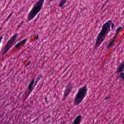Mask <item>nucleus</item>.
Wrapping results in <instances>:
<instances>
[{
  "instance_id": "obj_12",
  "label": "nucleus",
  "mask_w": 124,
  "mask_h": 124,
  "mask_svg": "<svg viewBox=\"0 0 124 124\" xmlns=\"http://www.w3.org/2000/svg\"><path fill=\"white\" fill-rule=\"evenodd\" d=\"M27 41H28V39H24L22 41H20L19 42V43L20 44V45H22V44H25L26 42H27Z\"/></svg>"
},
{
  "instance_id": "obj_16",
  "label": "nucleus",
  "mask_w": 124,
  "mask_h": 124,
  "mask_svg": "<svg viewBox=\"0 0 124 124\" xmlns=\"http://www.w3.org/2000/svg\"><path fill=\"white\" fill-rule=\"evenodd\" d=\"M111 29L112 30H113V29H114V23L113 22H111Z\"/></svg>"
},
{
  "instance_id": "obj_13",
  "label": "nucleus",
  "mask_w": 124,
  "mask_h": 124,
  "mask_svg": "<svg viewBox=\"0 0 124 124\" xmlns=\"http://www.w3.org/2000/svg\"><path fill=\"white\" fill-rule=\"evenodd\" d=\"M122 30H123V27H118V29H116V32H117L119 33V32H120V31H122Z\"/></svg>"
},
{
  "instance_id": "obj_21",
  "label": "nucleus",
  "mask_w": 124,
  "mask_h": 124,
  "mask_svg": "<svg viewBox=\"0 0 124 124\" xmlns=\"http://www.w3.org/2000/svg\"><path fill=\"white\" fill-rule=\"evenodd\" d=\"M36 80L39 81V80H40V78H38L36 79Z\"/></svg>"
},
{
  "instance_id": "obj_27",
  "label": "nucleus",
  "mask_w": 124,
  "mask_h": 124,
  "mask_svg": "<svg viewBox=\"0 0 124 124\" xmlns=\"http://www.w3.org/2000/svg\"><path fill=\"white\" fill-rule=\"evenodd\" d=\"M9 16H10V15H9V16H8V18H9Z\"/></svg>"
},
{
  "instance_id": "obj_10",
  "label": "nucleus",
  "mask_w": 124,
  "mask_h": 124,
  "mask_svg": "<svg viewBox=\"0 0 124 124\" xmlns=\"http://www.w3.org/2000/svg\"><path fill=\"white\" fill-rule=\"evenodd\" d=\"M113 42H115V39H113L108 45V49H109V48H110L111 47V46H112V45H113Z\"/></svg>"
},
{
  "instance_id": "obj_3",
  "label": "nucleus",
  "mask_w": 124,
  "mask_h": 124,
  "mask_svg": "<svg viewBox=\"0 0 124 124\" xmlns=\"http://www.w3.org/2000/svg\"><path fill=\"white\" fill-rule=\"evenodd\" d=\"M87 92H88V89L86 86H83L78 89V93L74 99V102L75 104L78 105V104H80L83 101L84 98L87 95Z\"/></svg>"
},
{
  "instance_id": "obj_28",
  "label": "nucleus",
  "mask_w": 124,
  "mask_h": 124,
  "mask_svg": "<svg viewBox=\"0 0 124 124\" xmlns=\"http://www.w3.org/2000/svg\"><path fill=\"white\" fill-rule=\"evenodd\" d=\"M6 19H7V20H8V18H7Z\"/></svg>"
},
{
  "instance_id": "obj_1",
  "label": "nucleus",
  "mask_w": 124,
  "mask_h": 124,
  "mask_svg": "<svg viewBox=\"0 0 124 124\" xmlns=\"http://www.w3.org/2000/svg\"><path fill=\"white\" fill-rule=\"evenodd\" d=\"M111 27V20H109L108 22H106L102 26L101 31L98 34L96 41V45L95 46L96 48L97 46L100 45L104 41L105 39V34L108 31H109Z\"/></svg>"
},
{
  "instance_id": "obj_20",
  "label": "nucleus",
  "mask_w": 124,
  "mask_h": 124,
  "mask_svg": "<svg viewBox=\"0 0 124 124\" xmlns=\"http://www.w3.org/2000/svg\"><path fill=\"white\" fill-rule=\"evenodd\" d=\"M109 98H110V97H107L105 98V100H107L108 99H109Z\"/></svg>"
},
{
  "instance_id": "obj_8",
  "label": "nucleus",
  "mask_w": 124,
  "mask_h": 124,
  "mask_svg": "<svg viewBox=\"0 0 124 124\" xmlns=\"http://www.w3.org/2000/svg\"><path fill=\"white\" fill-rule=\"evenodd\" d=\"M67 1V0H61V2L60 3V7H62L65 3H66V2Z\"/></svg>"
},
{
  "instance_id": "obj_15",
  "label": "nucleus",
  "mask_w": 124,
  "mask_h": 124,
  "mask_svg": "<svg viewBox=\"0 0 124 124\" xmlns=\"http://www.w3.org/2000/svg\"><path fill=\"white\" fill-rule=\"evenodd\" d=\"M120 77L122 78H123V79H124V73H121L120 75Z\"/></svg>"
},
{
  "instance_id": "obj_4",
  "label": "nucleus",
  "mask_w": 124,
  "mask_h": 124,
  "mask_svg": "<svg viewBox=\"0 0 124 124\" xmlns=\"http://www.w3.org/2000/svg\"><path fill=\"white\" fill-rule=\"evenodd\" d=\"M18 34H15L12 38L10 39V40L8 41L6 45L4 47V49L3 51V54H6L9 49L13 46V44H14V41L17 38V36Z\"/></svg>"
},
{
  "instance_id": "obj_18",
  "label": "nucleus",
  "mask_w": 124,
  "mask_h": 124,
  "mask_svg": "<svg viewBox=\"0 0 124 124\" xmlns=\"http://www.w3.org/2000/svg\"><path fill=\"white\" fill-rule=\"evenodd\" d=\"M1 40H2V36H0V42H1Z\"/></svg>"
},
{
  "instance_id": "obj_9",
  "label": "nucleus",
  "mask_w": 124,
  "mask_h": 124,
  "mask_svg": "<svg viewBox=\"0 0 124 124\" xmlns=\"http://www.w3.org/2000/svg\"><path fill=\"white\" fill-rule=\"evenodd\" d=\"M70 92V91L68 89H65V92L64 93V96L65 97H66L68 94H69V93Z\"/></svg>"
},
{
  "instance_id": "obj_25",
  "label": "nucleus",
  "mask_w": 124,
  "mask_h": 124,
  "mask_svg": "<svg viewBox=\"0 0 124 124\" xmlns=\"http://www.w3.org/2000/svg\"><path fill=\"white\" fill-rule=\"evenodd\" d=\"M31 64V62H29V63L27 64V65H30Z\"/></svg>"
},
{
  "instance_id": "obj_24",
  "label": "nucleus",
  "mask_w": 124,
  "mask_h": 124,
  "mask_svg": "<svg viewBox=\"0 0 124 124\" xmlns=\"http://www.w3.org/2000/svg\"><path fill=\"white\" fill-rule=\"evenodd\" d=\"M37 83H38V80H36V81L35 82V84H36Z\"/></svg>"
},
{
  "instance_id": "obj_14",
  "label": "nucleus",
  "mask_w": 124,
  "mask_h": 124,
  "mask_svg": "<svg viewBox=\"0 0 124 124\" xmlns=\"http://www.w3.org/2000/svg\"><path fill=\"white\" fill-rule=\"evenodd\" d=\"M21 45L20 43L16 44V48H19V47H20V46H21Z\"/></svg>"
},
{
  "instance_id": "obj_22",
  "label": "nucleus",
  "mask_w": 124,
  "mask_h": 124,
  "mask_svg": "<svg viewBox=\"0 0 124 124\" xmlns=\"http://www.w3.org/2000/svg\"><path fill=\"white\" fill-rule=\"evenodd\" d=\"M36 40H37V39H38V35H37V37L35 38Z\"/></svg>"
},
{
  "instance_id": "obj_2",
  "label": "nucleus",
  "mask_w": 124,
  "mask_h": 124,
  "mask_svg": "<svg viewBox=\"0 0 124 124\" xmlns=\"http://www.w3.org/2000/svg\"><path fill=\"white\" fill-rule=\"evenodd\" d=\"M45 0H39L35 5L33 6L32 10L28 15V19L29 21L32 20L33 18L35 17L36 15L40 12L41 9H42Z\"/></svg>"
},
{
  "instance_id": "obj_26",
  "label": "nucleus",
  "mask_w": 124,
  "mask_h": 124,
  "mask_svg": "<svg viewBox=\"0 0 124 124\" xmlns=\"http://www.w3.org/2000/svg\"><path fill=\"white\" fill-rule=\"evenodd\" d=\"M45 101H47V98H45Z\"/></svg>"
},
{
  "instance_id": "obj_7",
  "label": "nucleus",
  "mask_w": 124,
  "mask_h": 124,
  "mask_svg": "<svg viewBox=\"0 0 124 124\" xmlns=\"http://www.w3.org/2000/svg\"><path fill=\"white\" fill-rule=\"evenodd\" d=\"M124 63H122L119 65V67L117 69L118 73H120V72H122L124 70Z\"/></svg>"
},
{
  "instance_id": "obj_19",
  "label": "nucleus",
  "mask_w": 124,
  "mask_h": 124,
  "mask_svg": "<svg viewBox=\"0 0 124 124\" xmlns=\"http://www.w3.org/2000/svg\"><path fill=\"white\" fill-rule=\"evenodd\" d=\"M42 77H43V76L42 75H40V76H39V78H42Z\"/></svg>"
},
{
  "instance_id": "obj_23",
  "label": "nucleus",
  "mask_w": 124,
  "mask_h": 124,
  "mask_svg": "<svg viewBox=\"0 0 124 124\" xmlns=\"http://www.w3.org/2000/svg\"><path fill=\"white\" fill-rule=\"evenodd\" d=\"M31 92L30 91V92H29L28 95V97H29V95H30V94H31Z\"/></svg>"
},
{
  "instance_id": "obj_5",
  "label": "nucleus",
  "mask_w": 124,
  "mask_h": 124,
  "mask_svg": "<svg viewBox=\"0 0 124 124\" xmlns=\"http://www.w3.org/2000/svg\"><path fill=\"white\" fill-rule=\"evenodd\" d=\"M82 118L81 115H78L77 117V118L75 119L73 124H80V122H81V119Z\"/></svg>"
},
{
  "instance_id": "obj_17",
  "label": "nucleus",
  "mask_w": 124,
  "mask_h": 124,
  "mask_svg": "<svg viewBox=\"0 0 124 124\" xmlns=\"http://www.w3.org/2000/svg\"><path fill=\"white\" fill-rule=\"evenodd\" d=\"M119 35V33L118 32H116L115 34V36H114V37H117V36Z\"/></svg>"
},
{
  "instance_id": "obj_6",
  "label": "nucleus",
  "mask_w": 124,
  "mask_h": 124,
  "mask_svg": "<svg viewBox=\"0 0 124 124\" xmlns=\"http://www.w3.org/2000/svg\"><path fill=\"white\" fill-rule=\"evenodd\" d=\"M33 84H34V79H33L31 80L28 86V89L30 92H32L33 90V89H32V86H33Z\"/></svg>"
},
{
  "instance_id": "obj_11",
  "label": "nucleus",
  "mask_w": 124,
  "mask_h": 124,
  "mask_svg": "<svg viewBox=\"0 0 124 124\" xmlns=\"http://www.w3.org/2000/svg\"><path fill=\"white\" fill-rule=\"evenodd\" d=\"M66 89L68 90L69 91L72 90V85H71V84L68 85V86L66 87Z\"/></svg>"
}]
</instances>
